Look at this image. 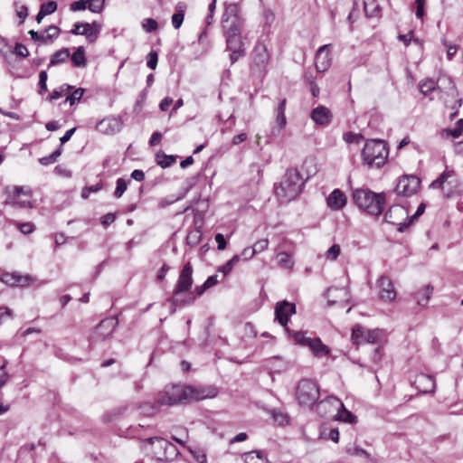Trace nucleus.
Masks as SVG:
<instances>
[{
  "label": "nucleus",
  "instance_id": "44",
  "mask_svg": "<svg viewBox=\"0 0 463 463\" xmlns=\"http://www.w3.org/2000/svg\"><path fill=\"white\" fill-rule=\"evenodd\" d=\"M84 92H85V90L82 88H78V89L74 90V91L72 93H71L69 96H67V98L65 99L63 103L69 102L71 106L74 105L75 103H77L80 100Z\"/></svg>",
  "mask_w": 463,
  "mask_h": 463
},
{
  "label": "nucleus",
  "instance_id": "14",
  "mask_svg": "<svg viewBox=\"0 0 463 463\" xmlns=\"http://www.w3.org/2000/svg\"><path fill=\"white\" fill-rule=\"evenodd\" d=\"M326 404H329L337 411L335 416L336 420L347 423H354L356 421V416L348 411L338 398L335 396H329L326 400L322 401L319 403V406Z\"/></svg>",
  "mask_w": 463,
  "mask_h": 463
},
{
  "label": "nucleus",
  "instance_id": "35",
  "mask_svg": "<svg viewBox=\"0 0 463 463\" xmlns=\"http://www.w3.org/2000/svg\"><path fill=\"white\" fill-rule=\"evenodd\" d=\"M175 156H168L161 151L156 154V161L162 168L169 167L175 162Z\"/></svg>",
  "mask_w": 463,
  "mask_h": 463
},
{
  "label": "nucleus",
  "instance_id": "56",
  "mask_svg": "<svg viewBox=\"0 0 463 463\" xmlns=\"http://www.w3.org/2000/svg\"><path fill=\"white\" fill-rule=\"evenodd\" d=\"M341 248L338 244H333L326 251V257L328 260H335L340 255Z\"/></svg>",
  "mask_w": 463,
  "mask_h": 463
},
{
  "label": "nucleus",
  "instance_id": "41",
  "mask_svg": "<svg viewBox=\"0 0 463 463\" xmlns=\"http://www.w3.org/2000/svg\"><path fill=\"white\" fill-rule=\"evenodd\" d=\"M240 259H241V256L234 255L224 265L219 267L218 271L222 272L223 274V276L229 275L232 272L234 265L239 262Z\"/></svg>",
  "mask_w": 463,
  "mask_h": 463
},
{
  "label": "nucleus",
  "instance_id": "60",
  "mask_svg": "<svg viewBox=\"0 0 463 463\" xmlns=\"http://www.w3.org/2000/svg\"><path fill=\"white\" fill-rule=\"evenodd\" d=\"M158 54L156 51H151L146 58V65L151 70H155L157 66Z\"/></svg>",
  "mask_w": 463,
  "mask_h": 463
},
{
  "label": "nucleus",
  "instance_id": "58",
  "mask_svg": "<svg viewBox=\"0 0 463 463\" xmlns=\"http://www.w3.org/2000/svg\"><path fill=\"white\" fill-rule=\"evenodd\" d=\"M0 280L8 286L15 287L16 272H5L2 274Z\"/></svg>",
  "mask_w": 463,
  "mask_h": 463
},
{
  "label": "nucleus",
  "instance_id": "50",
  "mask_svg": "<svg viewBox=\"0 0 463 463\" xmlns=\"http://www.w3.org/2000/svg\"><path fill=\"white\" fill-rule=\"evenodd\" d=\"M105 0H90L88 9L92 13L99 14L103 11Z\"/></svg>",
  "mask_w": 463,
  "mask_h": 463
},
{
  "label": "nucleus",
  "instance_id": "7",
  "mask_svg": "<svg viewBox=\"0 0 463 463\" xmlns=\"http://www.w3.org/2000/svg\"><path fill=\"white\" fill-rule=\"evenodd\" d=\"M244 22L245 20L239 4L231 3L225 5L221 22L223 34H241Z\"/></svg>",
  "mask_w": 463,
  "mask_h": 463
},
{
  "label": "nucleus",
  "instance_id": "38",
  "mask_svg": "<svg viewBox=\"0 0 463 463\" xmlns=\"http://www.w3.org/2000/svg\"><path fill=\"white\" fill-rule=\"evenodd\" d=\"M292 337L296 344L307 347H310L314 339L306 336V333L302 331L294 332Z\"/></svg>",
  "mask_w": 463,
  "mask_h": 463
},
{
  "label": "nucleus",
  "instance_id": "55",
  "mask_svg": "<svg viewBox=\"0 0 463 463\" xmlns=\"http://www.w3.org/2000/svg\"><path fill=\"white\" fill-rule=\"evenodd\" d=\"M272 418L275 422H277L279 425L283 426L288 422V417L286 413L282 411H272Z\"/></svg>",
  "mask_w": 463,
  "mask_h": 463
},
{
  "label": "nucleus",
  "instance_id": "19",
  "mask_svg": "<svg viewBox=\"0 0 463 463\" xmlns=\"http://www.w3.org/2000/svg\"><path fill=\"white\" fill-rule=\"evenodd\" d=\"M330 44H325L317 52L316 68L318 72H324L328 70L331 65V58L329 54Z\"/></svg>",
  "mask_w": 463,
  "mask_h": 463
},
{
  "label": "nucleus",
  "instance_id": "32",
  "mask_svg": "<svg viewBox=\"0 0 463 463\" xmlns=\"http://www.w3.org/2000/svg\"><path fill=\"white\" fill-rule=\"evenodd\" d=\"M351 339L353 344L357 345L366 343V328L361 325H355L352 329Z\"/></svg>",
  "mask_w": 463,
  "mask_h": 463
},
{
  "label": "nucleus",
  "instance_id": "34",
  "mask_svg": "<svg viewBox=\"0 0 463 463\" xmlns=\"http://www.w3.org/2000/svg\"><path fill=\"white\" fill-rule=\"evenodd\" d=\"M309 348L316 356H325L329 353L328 347L319 338H314Z\"/></svg>",
  "mask_w": 463,
  "mask_h": 463
},
{
  "label": "nucleus",
  "instance_id": "28",
  "mask_svg": "<svg viewBox=\"0 0 463 463\" xmlns=\"http://www.w3.org/2000/svg\"><path fill=\"white\" fill-rule=\"evenodd\" d=\"M186 7V4L184 2H178L176 4L175 13L172 15V24L175 29H178L181 27L184 22Z\"/></svg>",
  "mask_w": 463,
  "mask_h": 463
},
{
  "label": "nucleus",
  "instance_id": "4",
  "mask_svg": "<svg viewBox=\"0 0 463 463\" xmlns=\"http://www.w3.org/2000/svg\"><path fill=\"white\" fill-rule=\"evenodd\" d=\"M193 267L190 262L185 263L182 268L173 290V296L167 299V301H169L172 306L181 307L194 303V297L192 296V294H188L187 297L184 299L180 298V296L183 293L188 292L193 285Z\"/></svg>",
  "mask_w": 463,
  "mask_h": 463
},
{
  "label": "nucleus",
  "instance_id": "62",
  "mask_svg": "<svg viewBox=\"0 0 463 463\" xmlns=\"http://www.w3.org/2000/svg\"><path fill=\"white\" fill-rule=\"evenodd\" d=\"M182 197H175L174 195H171L169 197H166V198H162L159 200L158 202V206L160 208H165L166 206L168 205H171L172 203H174L175 202L180 200Z\"/></svg>",
  "mask_w": 463,
  "mask_h": 463
},
{
  "label": "nucleus",
  "instance_id": "12",
  "mask_svg": "<svg viewBox=\"0 0 463 463\" xmlns=\"http://www.w3.org/2000/svg\"><path fill=\"white\" fill-rule=\"evenodd\" d=\"M420 180L414 175H404L398 179L393 192L404 197L411 196L419 191Z\"/></svg>",
  "mask_w": 463,
  "mask_h": 463
},
{
  "label": "nucleus",
  "instance_id": "52",
  "mask_svg": "<svg viewBox=\"0 0 463 463\" xmlns=\"http://www.w3.org/2000/svg\"><path fill=\"white\" fill-rule=\"evenodd\" d=\"M83 30L81 31V35L86 36L89 43H94L97 39L95 37V33L92 32L91 25L89 23L82 24Z\"/></svg>",
  "mask_w": 463,
  "mask_h": 463
},
{
  "label": "nucleus",
  "instance_id": "64",
  "mask_svg": "<svg viewBox=\"0 0 463 463\" xmlns=\"http://www.w3.org/2000/svg\"><path fill=\"white\" fill-rule=\"evenodd\" d=\"M17 226L23 234H30L33 232V225L31 222H18Z\"/></svg>",
  "mask_w": 463,
  "mask_h": 463
},
{
  "label": "nucleus",
  "instance_id": "53",
  "mask_svg": "<svg viewBox=\"0 0 463 463\" xmlns=\"http://www.w3.org/2000/svg\"><path fill=\"white\" fill-rule=\"evenodd\" d=\"M343 138L347 144L359 143L364 139V136L360 133L346 132L344 134Z\"/></svg>",
  "mask_w": 463,
  "mask_h": 463
},
{
  "label": "nucleus",
  "instance_id": "42",
  "mask_svg": "<svg viewBox=\"0 0 463 463\" xmlns=\"http://www.w3.org/2000/svg\"><path fill=\"white\" fill-rule=\"evenodd\" d=\"M345 451L348 455H351V456H356V457H364L365 458H370V454L364 449L356 446V445H348L346 446L345 448Z\"/></svg>",
  "mask_w": 463,
  "mask_h": 463
},
{
  "label": "nucleus",
  "instance_id": "46",
  "mask_svg": "<svg viewBox=\"0 0 463 463\" xmlns=\"http://www.w3.org/2000/svg\"><path fill=\"white\" fill-rule=\"evenodd\" d=\"M5 204L12 205L14 208H27L32 207L31 203L29 201H20V200H13L11 194L7 195V198L5 202Z\"/></svg>",
  "mask_w": 463,
  "mask_h": 463
},
{
  "label": "nucleus",
  "instance_id": "31",
  "mask_svg": "<svg viewBox=\"0 0 463 463\" xmlns=\"http://www.w3.org/2000/svg\"><path fill=\"white\" fill-rule=\"evenodd\" d=\"M245 463H269L266 453L261 450H254L244 455Z\"/></svg>",
  "mask_w": 463,
  "mask_h": 463
},
{
  "label": "nucleus",
  "instance_id": "61",
  "mask_svg": "<svg viewBox=\"0 0 463 463\" xmlns=\"http://www.w3.org/2000/svg\"><path fill=\"white\" fill-rule=\"evenodd\" d=\"M269 241L267 239H262L255 242V244L252 246V249L254 250L255 253L261 252L265 250L268 248Z\"/></svg>",
  "mask_w": 463,
  "mask_h": 463
},
{
  "label": "nucleus",
  "instance_id": "51",
  "mask_svg": "<svg viewBox=\"0 0 463 463\" xmlns=\"http://www.w3.org/2000/svg\"><path fill=\"white\" fill-rule=\"evenodd\" d=\"M90 0H78L70 5V10L71 12L83 11L88 8Z\"/></svg>",
  "mask_w": 463,
  "mask_h": 463
},
{
  "label": "nucleus",
  "instance_id": "26",
  "mask_svg": "<svg viewBox=\"0 0 463 463\" xmlns=\"http://www.w3.org/2000/svg\"><path fill=\"white\" fill-rule=\"evenodd\" d=\"M268 364L274 373H281L292 366V364L281 356H273L269 359Z\"/></svg>",
  "mask_w": 463,
  "mask_h": 463
},
{
  "label": "nucleus",
  "instance_id": "8",
  "mask_svg": "<svg viewBox=\"0 0 463 463\" xmlns=\"http://www.w3.org/2000/svg\"><path fill=\"white\" fill-rule=\"evenodd\" d=\"M320 397L318 385L310 379H302L299 381L296 398L302 408L312 409Z\"/></svg>",
  "mask_w": 463,
  "mask_h": 463
},
{
  "label": "nucleus",
  "instance_id": "29",
  "mask_svg": "<svg viewBox=\"0 0 463 463\" xmlns=\"http://www.w3.org/2000/svg\"><path fill=\"white\" fill-rule=\"evenodd\" d=\"M71 56L70 49L67 47L61 48L55 52L50 59L49 67L56 66L65 62Z\"/></svg>",
  "mask_w": 463,
  "mask_h": 463
},
{
  "label": "nucleus",
  "instance_id": "10",
  "mask_svg": "<svg viewBox=\"0 0 463 463\" xmlns=\"http://www.w3.org/2000/svg\"><path fill=\"white\" fill-rule=\"evenodd\" d=\"M117 326L118 321L115 317L101 320L92 330L90 335V343L94 345L107 340L112 335Z\"/></svg>",
  "mask_w": 463,
  "mask_h": 463
},
{
  "label": "nucleus",
  "instance_id": "11",
  "mask_svg": "<svg viewBox=\"0 0 463 463\" xmlns=\"http://www.w3.org/2000/svg\"><path fill=\"white\" fill-rule=\"evenodd\" d=\"M251 56V71L254 73L264 76L267 72V65L269 61V53L267 46L263 43L258 42L252 51Z\"/></svg>",
  "mask_w": 463,
  "mask_h": 463
},
{
  "label": "nucleus",
  "instance_id": "24",
  "mask_svg": "<svg viewBox=\"0 0 463 463\" xmlns=\"http://www.w3.org/2000/svg\"><path fill=\"white\" fill-rule=\"evenodd\" d=\"M121 128V123L117 118L102 119L97 124V129L104 134H114Z\"/></svg>",
  "mask_w": 463,
  "mask_h": 463
},
{
  "label": "nucleus",
  "instance_id": "18",
  "mask_svg": "<svg viewBox=\"0 0 463 463\" xmlns=\"http://www.w3.org/2000/svg\"><path fill=\"white\" fill-rule=\"evenodd\" d=\"M310 118L317 125L325 127L331 123L333 114L329 109L320 105L312 109Z\"/></svg>",
  "mask_w": 463,
  "mask_h": 463
},
{
  "label": "nucleus",
  "instance_id": "2",
  "mask_svg": "<svg viewBox=\"0 0 463 463\" xmlns=\"http://www.w3.org/2000/svg\"><path fill=\"white\" fill-rule=\"evenodd\" d=\"M389 147L382 139H367L361 152L363 164L368 168H381L387 161Z\"/></svg>",
  "mask_w": 463,
  "mask_h": 463
},
{
  "label": "nucleus",
  "instance_id": "16",
  "mask_svg": "<svg viewBox=\"0 0 463 463\" xmlns=\"http://www.w3.org/2000/svg\"><path fill=\"white\" fill-rule=\"evenodd\" d=\"M296 313V305L287 300L279 301L275 306V320L286 326L289 317Z\"/></svg>",
  "mask_w": 463,
  "mask_h": 463
},
{
  "label": "nucleus",
  "instance_id": "33",
  "mask_svg": "<svg viewBox=\"0 0 463 463\" xmlns=\"http://www.w3.org/2000/svg\"><path fill=\"white\" fill-rule=\"evenodd\" d=\"M71 60L75 67H85L87 65V59L85 56V49L83 46H80L71 54Z\"/></svg>",
  "mask_w": 463,
  "mask_h": 463
},
{
  "label": "nucleus",
  "instance_id": "22",
  "mask_svg": "<svg viewBox=\"0 0 463 463\" xmlns=\"http://www.w3.org/2000/svg\"><path fill=\"white\" fill-rule=\"evenodd\" d=\"M416 387L422 393L434 392L436 383L432 376L428 374H420L415 380Z\"/></svg>",
  "mask_w": 463,
  "mask_h": 463
},
{
  "label": "nucleus",
  "instance_id": "59",
  "mask_svg": "<svg viewBox=\"0 0 463 463\" xmlns=\"http://www.w3.org/2000/svg\"><path fill=\"white\" fill-rule=\"evenodd\" d=\"M14 53L21 58H26L29 56V51L27 47L21 43H15Z\"/></svg>",
  "mask_w": 463,
  "mask_h": 463
},
{
  "label": "nucleus",
  "instance_id": "48",
  "mask_svg": "<svg viewBox=\"0 0 463 463\" xmlns=\"http://www.w3.org/2000/svg\"><path fill=\"white\" fill-rule=\"evenodd\" d=\"M58 8V5L55 1H49L46 3H43L40 5V10L45 14H53Z\"/></svg>",
  "mask_w": 463,
  "mask_h": 463
},
{
  "label": "nucleus",
  "instance_id": "13",
  "mask_svg": "<svg viewBox=\"0 0 463 463\" xmlns=\"http://www.w3.org/2000/svg\"><path fill=\"white\" fill-rule=\"evenodd\" d=\"M226 40V49L231 52L230 61L234 64L240 58L246 54L245 43L241 34H224Z\"/></svg>",
  "mask_w": 463,
  "mask_h": 463
},
{
  "label": "nucleus",
  "instance_id": "57",
  "mask_svg": "<svg viewBox=\"0 0 463 463\" xmlns=\"http://www.w3.org/2000/svg\"><path fill=\"white\" fill-rule=\"evenodd\" d=\"M16 15L20 18V24H24L28 16V7L24 5L18 6V3L14 4Z\"/></svg>",
  "mask_w": 463,
  "mask_h": 463
},
{
  "label": "nucleus",
  "instance_id": "37",
  "mask_svg": "<svg viewBox=\"0 0 463 463\" xmlns=\"http://www.w3.org/2000/svg\"><path fill=\"white\" fill-rule=\"evenodd\" d=\"M73 89V86L69 84H63L60 86L58 89L52 90V92L48 96L47 99L52 102L60 99L62 95L68 93Z\"/></svg>",
  "mask_w": 463,
  "mask_h": 463
},
{
  "label": "nucleus",
  "instance_id": "30",
  "mask_svg": "<svg viewBox=\"0 0 463 463\" xmlns=\"http://www.w3.org/2000/svg\"><path fill=\"white\" fill-rule=\"evenodd\" d=\"M286 103L287 99H282L279 101L278 108L276 109V123L278 124L279 127L278 134L282 128H284V127L287 124V119L285 116Z\"/></svg>",
  "mask_w": 463,
  "mask_h": 463
},
{
  "label": "nucleus",
  "instance_id": "45",
  "mask_svg": "<svg viewBox=\"0 0 463 463\" xmlns=\"http://www.w3.org/2000/svg\"><path fill=\"white\" fill-rule=\"evenodd\" d=\"M436 89V82L431 80H426L423 82L420 83V90L424 95L427 96L430 92H432Z\"/></svg>",
  "mask_w": 463,
  "mask_h": 463
},
{
  "label": "nucleus",
  "instance_id": "6",
  "mask_svg": "<svg viewBox=\"0 0 463 463\" xmlns=\"http://www.w3.org/2000/svg\"><path fill=\"white\" fill-rule=\"evenodd\" d=\"M192 391H189V386L181 384H173L165 386L164 392L158 393L156 405L151 408V413H155L158 408L162 405L173 406L178 403L189 402V394Z\"/></svg>",
  "mask_w": 463,
  "mask_h": 463
},
{
  "label": "nucleus",
  "instance_id": "25",
  "mask_svg": "<svg viewBox=\"0 0 463 463\" xmlns=\"http://www.w3.org/2000/svg\"><path fill=\"white\" fill-rule=\"evenodd\" d=\"M433 286L428 284L415 292L414 298L416 299L417 304L420 307H426L433 294Z\"/></svg>",
  "mask_w": 463,
  "mask_h": 463
},
{
  "label": "nucleus",
  "instance_id": "21",
  "mask_svg": "<svg viewBox=\"0 0 463 463\" xmlns=\"http://www.w3.org/2000/svg\"><path fill=\"white\" fill-rule=\"evenodd\" d=\"M327 206L331 210L338 211L346 203V196L340 189H335L326 199Z\"/></svg>",
  "mask_w": 463,
  "mask_h": 463
},
{
  "label": "nucleus",
  "instance_id": "39",
  "mask_svg": "<svg viewBox=\"0 0 463 463\" xmlns=\"http://www.w3.org/2000/svg\"><path fill=\"white\" fill-rule=\"evenodd\" d=\"M292 337L296 344L307 347H310L314 339L306 336V333L302 331L294 332Z\"/></svg>",
  "mask_w": 463,
  "mask_h": 463
},
{
  "label": "nucleus",
  "instance_id": "49",
  "mask_svg": "<svg viewBox=\"0 0 463 463\" xmlns=\"http://www.w3.org/2000/svg\"><path fill=\"white\" fill-rule=\"evenodd\" d=\"M279 264L283 268H291L293 263L291 261V257L288 253L283 251L279 252L277 256Z\"/></svg>",
  "mask_w": 463,
  "mask_h": 463
},
{
  "label": "nucleus",
  "instance_id": "9",
  "mask_svg": "<svg viewBox=\"0 0 463 463\" xmlns=\"http://www.w3.org/2000/svg\"><path fill=\"white\" fill-rule=\"evenodd\" d=\"M457 185L458 179L455 172L446 169L437 179L430 183V187L432 189H440L443 194L449 198L459 193Z\"/></svg>",
  "mask_w": 463,
  "mask_h": 463
},
{
  "label": "nucleus",
  "instance_id": "5",
  "mask_svg": "<svg viewBox=\"0 0 463 463\" xmlns=\"http://www.w3.org/2000/svg\"><path fill=\"white\" fill-rule=\"evenodd\" d=\"M425 208V203H421L418 206L415 213L411 217H409L408 212L405 208L400 205H392L384 213V221L388 223L398 226L397 231L399 232H403L411 225L415 219L424 213Z\"/></svg>",
  "mask_w": 463,
  "mask_h": 463
},
{
  "label": "nucleus",
  "instance_id": "17",
  "mask_svg": "<svg viewBox=\"0 0 463 463\" xmlns=\"http://www.w3.org/2000/svg\"><path fill=\"white\" fill-rule=\"evenodd\" d=\"M380 288L379 297L383 301L392 302L396 298V291L391 279L387 276H381L377 280Z\"/></svg>",
  "mask_w": 463,
  "mask_h": 463
},
{
  "label": "nucleus",
  "instance_id": "63",
  "mask_svg": "<svg viewBox=\"0 0 463 463\" xmlns=\"http://www.w3.org/2000/svg\"><path fill=\"white\" fill-rule=\"evenodd\" d=\"M116 220V214L115 213H109L105 215H103L101 218H100V223L104 226V227H108L109 225H110L111 223H113Z\"/></svg>",
  "mask_w": 463,
  "mask_h": 463
},
{
  "label": "nucleus",
  "instance_id": "1",
  "mask_svg": "<svg viewBox=\"0 0 463 463\" xmlns=\"http://www.w3.org/2000/svg\"><path fill=\"white\" fill-rule=\"evenodd\" d=\"M306 180L296 168H288L275 193L282 203L294 200L302 191Z\"/></svg>",
  "mask_w": 463,
  "mask_h": 463
},
{
  "label": "nucleus",
  "instance_id": "15",
  "mask_svg": "<svg viewBox=\"0 0 463 463\" xmlns=\"http://www.w3.org/2000/svg\"><path fill=\"white\" fill-rule=\"evenodd\" d=\"M28 33L31 39L34 42L51 44L57 39L61 33V29L56 25H49L44 31L39 33L34 30H30Z\"/></svg>",
  "mask_w": 463,
  "mask_h": 463
},
{
  "label": "nucleus",
  "instance_id": "27",
  "mask_svg": "<svg viewBox=\"0 0 463 463\" xmlns=\"http://www.w3.org/2000/svg\"><path fill=\"white\" fill-rule=\"evenodd\" d=\"M365 15L371 18H379L382 15V8L377 0H364Z\"/></svg>",
  "mask_w": 463,
  "mask_h": 463
},
{
  "label": "nucleus",
  "instance_id": "40",
  "mask_svg": "<svg viewBox=\"0 0 463 463\" xmlns=\"http://www.w3.org/2000/svg\"><path fill=\"white\" fill-rule=\"evenodd\" d=\"M62 148L61 145L58 146L57 149H55L50 156L41 157L39 159V162L43 165H49L51 164H53L57 161L58 157L61 155Z\"/></svg>",
  "mask_w": 463,
  "mask_h": 463
},
{
  "label": "nucleus",
  "instance_id": "36",
  "mask_svg": "<svg viewBox=\"0 0 463 463\" xmlns=\"http://www.w3.org/2000/svg\"><path fill=\"white\" fill-rule=\"evenodd\" d=\"M384 337V331L383 329H366V343L368 344H378Z\"/></svg>",
  "mask_w": 463,
  "mask_h": 463
},
{
  "label": "nucleus",
  "instance_id": "54",
  "mask_svg": "<svg viewBox=\"0 0 463 463\" xmlns=\"http://www.w3.org/2000/svg\"><path fill=\"white\" fill-rule=\"evenodd\" d=\"M157 22L153 18H146L142 22L143 29L147 33H152L157 29Z\"/></svg>",
  "mask_w": 463,
  "mask_h": 463
},
{
  "label": "nucleus",
  "instance_id": "23",
  "mask_svg": "<svg viewBox=\"0 0 463 463\" xmlns=\"http://www.w3.org/2000/svg\"><path fill=\"white\" fill-rule=\"evenodd\" d=\"M189 391H192V393L189 394L190 402L213 398L217 395V390L214 387L195 388L189 386Z\"/></svg>",
  "mask_w": 463,
  "mask_h": 463
},
{
  "label": "nucleus",
  "instance_id": "43",
  "mask_svg": "<svg viewBox=\"0 0 463 463\" xmlns=\"http://www.w3.org/2000/svg\"><path fill=\"white\" fill-rule=\"evenodd\" d=\"M130 180L126 181L124 178H118L116 182V189L113 195L116 198H120L128 188Z\"/></svg>",
  "mask_w": 463,
  "mask_h": 463
},
{
  "label": "nucleus",
  "instance_id": "47",
  "mask_svg": "<svg viewBox=\"0 0 463 463\" xmlns=\"http://www.w3.org/2000/svg\"><path fill=\"white\" fill-rule=\"evenodd\" d=\"M34 281L30 275H21L16 272L15 287H27Z\"/></svg>",
  "mask_w": 463,
  "mask_h": 463
},
{
  "label": "nucleus",
  "instance_id": "20",
  "mask_svg": "<svg viewBox=\"0 0 463 463\" xmlns=\"http://www.w3.org/2000/svg\"><path fill=\"white\" fill-rule=\"evenodd\" d=\"M146 440L152 445L157 442L159 447L165 450V458L167 460L174 458L179 454V451L174 444L161 437H150L146 439Z\"/></svg>",
  "mask_w": 463,
  "mask_h": 463
},
{
  "label": "nucleus",
  "instance_id": "3",
  "mask_svg": "<svg viewBox=\"0 0 463 463\" xmlns=\"http://www.w3.org/2000/svg\"><path fill=\"white\" fill-rule=\"evenodd\" d=\"M354 203L368 214L379 216L386 203V194L374 193L369 189H356L353 194Z\"/></svg>",
  "mask_w": 463,
  "mask_h": 463
}]
</instances>
